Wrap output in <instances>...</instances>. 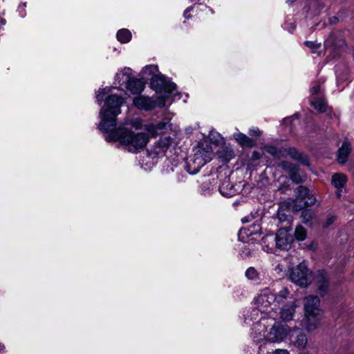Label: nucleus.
I'll return each mask as SVG.
<instances>
[{
    "instance_id": "38",
    "label": "nucleus",
    "mask_w": 354,
    "mask_h": 354,
    "mask_svg": "<svg viewBox=\"0 0 354 354\" xmlns=\"http://www.w3.org/2000/svg\"><path fill=\"white\" fill-rule=\"evenodd\" d=\"M220 138L219 134H218L216 132H212L209 135V140L212 142H213V138Z\"/></svg>"
},
{
    "instance_id": "17",
    "label": "nucleus",
    "mask_w": 354,
    "mask_h": 354,
    "mask_svg": "<svg viewBox=\"0 0 354 354\" xmlns=\"http://www.w3.org/2000/svg\"><path fill=\"white\" fill-rule=\"evenodd\" d=\"M317 288L321 295L325 294L328 288V277L327 274L324 270H320L317 272L315 278Z\"/></svg>"
},
{
    "instance_id": "39",
    "label": "nucleus",
    "mask_w": 354,
    "mask_h": 354,
    "mask_svg": "<svg viewBox=\"0 0 354 354\" xmlns=\"http://www.w3.org/2000/svg\"><path fill=\"white\" fill-rule=\"evenodd\" d=\"M243 234L248 235L245 229H241L239 232V236H243Z\"/></svg>"
},
{
    "instance_id": "20",
    "label": "nucleus",
    "mask_w": 354,
    "mask_h": 354,
    "mask_svg": "<svg viewBox=\"0 0 354 354\" xmlns=\"http://www.w3.org/2000/svg\"><path fill=\"white\" fill-rule=\"evenodd\" d=\"M126 88L133 94H139L145 88V82L141 80L132 78L130 80Z\"/></svg>"
},
{
    "instance_id": "43",
    "label": "nucleus",
    "mask_w": 354,
    "mask_h": 354,
    "mask_svg": "<svg viewBox=\"0 0 354 354\" xmlns=\"http://www.w3.org/2000/svg\"><path fill=\"white\" fill-rule=\"evenodd\" d=\"M169 140H167V143H169ZM167 145H168V144H167V145H165V147H166Z\"/></svg>"
},
{
    "instance_id": "10",
    "label": "nucleus",
    "mask_w": 354,
    "mask_h": 354,
    "mask_svg": "<svg viewBox=\"0 0 354 354\" xmlns=\"http://www.w3.org/2000/svg\"><path fill=\"white\" fill-rule=\"evenodd\" d=\"M265 151L266 153H270L277 158L283 157L285 154H288L291 158L300 161L304 165H308V162L307 158L299 153L295 149H289L288 151H281L277 149L274 147L268 146L265 148Z\"/></svg>"
},
{
    "instance_id": "8",
    "label": "nucleus",
    "mask_w": 354,
    "mask_h": 354,
    "mask_svg": "<svg viewBox=\"0 0 354 354\" xmlns=\"http://www.w3.org/2000/svg\"><path fill=\"white\" fill-rule=\"evenodd\" d=\"M310 272L304 263H299L292 269L290 278L291 281L300 286H306L310 282Z\"/></svg>"
},
{
    "instance_id": "14",
    "label": "nucleus",
    "mask_w": 354,
    "mask_h": 354,
    "mask_svg": "<svg viewBox=\"0 0 354 354\" xmlns=\"http://www.w3.org/2000/svg\"><path fill=\"white\" fill-rule=\"evenodd\" d=\"M347 180V176L341 173H336L332 176L331 183L337 189L336 195L338 198L342 196V190Z\"/></svg>"
},
{
    "instance_id": "3",
    "label": "nucleus",
    "mask_w": 354,
    "mask_h": 354,
    "mask_svg": "<svg viewBox=\"0 0 354 354\" xmlns=\"http://www.w3.org/2000/svg\"><path fill=\"white\" fill-rule=\"evenodd\" d=\"M275 300L276 295L268 288L261 291V292L255 299L254 304L257 308L252 310L250 315V320L256 319L259 317V313L261 315V318L253 325L252 335L253 339L255 333L254 328L260 323L262 319L264 318L267 320L272 319L275 321L274 315H275L276 313L273 311L276 306Z\"/></svg>"
},
{
    "instance_id": "9",
    "label": "nucleus",
    "mask_w": 354,
    "mask_h": 354,
    "mask_svg": "<svg viewBox=\"0 0 354 354\" xmlns=\"http://www.w3.org/2000/svg\"><path fill=\"white\" fill-rule=\"evenodd\" d=\"M290 227H281L276 234L275 241L277 248L288 250L291 248L294 239Z\"/></svg>"
},
{
    "instance_id": "25",
    "label": "nucleus",
    "mask_w": 354,
    "mask_h": 354,
    "mask_svg": "<svg viewBox=\"0 0 354 354\" xmlns=\"http://www.w3.org/2000/svg\"><path fill=\"white\" fill-rule=\"evenodd\" d=\"M295 237L299 241H304L307 237L306 230L301 225H297L295 230Z\"/></svg>"
},
{
    "instance_id": "37",
    "label": "nucleus",
    "mask_w": 354,
    "mask_h": 354,
    "mask_svg": "<svg viewBox=\"0 0 354 354\" xmlns=\"http://www.w3.org/2000/svg\"><path fill=\"white\" fill-rule=\"evenodd\" d=\"M193 10V8L192 7H189L188 8H187L185 10V11L184 12V17L185 18H189V13L190 12Z\"/></svg>"
},
{
    "instance_id": "33",
    "label": "nucleus",
    "mask_w": 354,
    "mask_h": 354,
    "mask_svg": "<svg viewBox=\"0 0 354 354\" xmlns=\"http://www.w3.org/2000/svg\"><path fill=\"white\" fill-rule=\"evenodd\" d=\"M335 220V216H329L327 219H326V223H324V226L325 227H328V225H330L331 223H333L334 222V221Z\"/></svg>"
},
{
    "instance_id": "41",
    "label": "nucleus",
    "mask_w": 354,
    "mask_h": 354,
    "mask_svg": "<svg viewBox=\"0 0 354 354\" xmlns=\"http://www.w3.org/2000/svg\"><path fill=\"white\" fill-rule=\"evenodd\" d=\"M5 24V21L2 18L0 17V27Z\"/></svg>"
},
{
    "instance_id": "6",
    "label": "nucleus",
    "mask_w": 354,
    "mask_h": 354,
    "mask_svg": "<svg viewBox=\"0 0 354 354\" xmlns=\"http://www.w3.org/2000/svg\"><path fill=\"white\" fill-rule=\"evenodd\" d=\"M133 105L140 110L151 111L156 106L163 107L165 104V98L158 99L156 100L148 96L139 95L136 96L133 100Z\"/></svg>"
},
{
    "instance_id": "32",
    "label": "nucleus",
    "mask_w": 354,
    "mask_h": 354,
    "mask_svg": "<svg viewBox=\"0 0 354 354\" xmlns=\"http://www.w3.org/2000/svg\"><path fill=\"white\" fill-rule=\"evenodd\" d=\"M306 45L308 47L312 48L313 50H315V49H317V48L320 47V44H315V42H313V41H306Z\"/></svg>"
},
{
    "instance_id": "11",
    "label": "nucleus",
    "mask_w": 354,
    "mask_h": 354,
    "mask_svg": "<svg viewBox=\"0 0 354 354\" xmlns=\"http://www.w3.org/2000/svg\"><path fill=\"white\" fill-rule=\"evenodd\" d=\"M319 299L316 296L310 295L305 298L304 301V314L322 315L319 306Z\"/></svg>"
},
{
    "instance_id": "30",
    "label": "nucleus",
    "mask_w": 354,
    "mask_h": 354,
    "mask_svg": "<svg viewBox=\"0 0 354 354\" xmlns=\"http://www.w3.org/2000/svg\"><path fill=\"white\" fill-rule=\"evenodd\" d=\"M219 157L223 158L224 161L228 162L232 158V151L230 149H225V155H222L221 152H219Z\"/></svg>"
},
{
    "instance_id": "22",
    "label": "nucleus",
    "mask_w": 354,
    "mask_h": 354,
    "mask_svg": "<svg viewBox=\"0 0 354 354\" xmlns=\"http://www.w3.org/2000/svg\"><path fill=\"white\" fill-rule=\"evenodd\" d=\"M234 138L243 146L252 147L254 145V141L243 133H234Z\"/></svg>"
},
{
    "instance_id": "7",
    "label": "nucleus",
    "mask_w": 354,
    "mask_h": 354,
    "mask_svg": "<svg viewBox=\"0 0 354 354\" xmlns=\"http://www.w3.org/2000/svg\"><path fill=\"white\" fill-rule=\"evenodd\" d=\"M297 198L293 206V209L295 211H299L304 207L311 206L315 203V197L306 187L299 186L297 189Z\"/></svg>"
},
{
    "instance_id": "26",
    "label": "nucleus",
    "mask_w": 354,
    "mask_h": 354,
    "mask_svg": "<svg viewBox=\"0 0 354 354\" xmlns=\"http://www.w3.org/2000/svg\"><path fill=\"white\" fill-rule=\"evenodd\" d=\"M290 292L287 287H284L281 288L276 295V304H279L283 302L285 299L289 297Z\"/></svg>"
},
{
    "instance_id": "15",
    "label": "nucleus",
    "mask_w": 354,
    "mask_h": 354,
    "mask_svg": "<svg viewBox=\"0 0 354 354\" xmlns=\"http://www.w3.org/2000/svg\"><path fill=\"white\" fill-rule=\"evenodd\" d=\"M280 166L288 172L292 181L298 183L302 180V176L297 167L287 162H282Z\"/></svg>"
},
{
    "instance_id": "27",
    "label": "nucleus",
    "mask_w": 354,
    "mask_h": 354,
    "mask_svg": "<svg viewBox=\"0 0 354 354\" xmlns=\"http://www.w3.org/2000/svg\"><path fill=\"white\" fill-rule=\"evenodd\" d=\"M334 42V36L331 35L330 37L325 41L324 46L326 48V51L329 53V55H331L333 53V50H335L336 47L332 48V45Z\"/></svg>"
},
{
    "instance_id": "19",
    "label": "nucleus",
    "mask_w": 354,
    "mask_h": 354,
    "mask_svg": "<svg viewBox=\"0 0 354 354\" xmlns=\"http://www.w3.org/2000/svg\"><path fill=\"white\" fill-rule=\"evenodd\" d=\"M158 68L156 65L150 64L145 66L140 73V78L144 80H150L151 81L152 77L159 74Z\"/></svg>"
},
{
    "instance_id": "2",
    "label": "nucleus",
    "mask_w": 354,
    "mask_h": 354,
    "mask_svg": "<svg viewBox=\"0 0 354 354\" xmlns=\"http://www.w3.org/2000/svg\"><path fill=\"white\" fill-rule=\"evenodd\" d=\"M254 341L280 342L286 338L293 342L299 348H304L307 343L306 335L297 328L290 329L270 319H262L254 328Z\"/></svg>"
},
{
    "instance_id": "28",
    "label": "nucleus",
    "mask_w": 354,
    "mask_h": 354,
    "mask_svg": "<svg viewBox=\"0 0 354 354\" xmlns=\"http://www.w3.org/2000/svg\"><path fill=\"white\" fill-rule=\"evenodd\" d=\"M304 222L309 223L314 217V213L310 209H306L302 212L301 214Z\"/></svg>"
},
{
    "instance_id": "1",
    "label": "nucleus",
    "mask_w": 354,
    "mask_h": 354,
    "mask_svg": "<svg viewBox=\"0 0 354 354\" xmlns=\"http://www.w3.org/2000/svg\"><path fill=\"white\" fill-rule=\"evenodd\" d=\"M115 88L105 87L96 93L98 103L105 98L104 105L100 112L99 129L106 133V141L118 142L128 151L138 153L147 146L150 138L163 133L169 122L154 120L143 121L140 118H127L122 125L116 127V117L121 112L120 107L124 100L120 95L113 93Z\"/></svg>"
},
{
    "instance_id": "36",
    "label": "nucleus",
    "mask_w": 354,
    "mask_h": 354,
    "mask_svg": "<svg viewBox=\"0 0 354 354\" xmlns=\"http://www.w3.org/2000/svg\"><path fill=\"white\" fill-rule=\"evenodd\" d=\"M251 135L259 136L261 134L260 131L258 129H253L250 130Z\"/></svg>"
},
{
    "instance_id": "35",
    "label": "nucleus",
    "mask_w": 354,
    "mask_h": 354,
    "mask_svg": "<svg viewBox=\"0 0 354 354\" xmlns=\"http://www.w3.org/2000/svg\"><path fill=\"white\" fill-rule=\"evenodd\" d=\"M295 118H297V115H293L292 117H290V118H285L283 120V123L284 124L286 125H288V124H291L292 122V120Z\"/></svg>"
},
{
    "instance_id": "31",
    "label": "nucleus",
    "mask_w": 354,
    "mask_h": 354,
    "mask_svg": "<svg viewBox=\"0 0 354 354\" xmlns=\"http://www.w3.org/2000/svg\"><path fill=\"white\" fill-rule=\"evenodd\" d=\"M259 354H262L261 351ZM267 354H290L289 352L286 349H276L274 351L268 352Z\"/></svg>"
},
{
    "instance_id": "12",
    "label": "nucleus",
    "mask_w": 354,
    "mask_h": 354,
    "mask_svg": "<svg viewBox=\"0 0 354 354\" xmlns=\"http://www.w3.org/2000/svg\"><path fill=\"white\" fill-rule=\"evenodd\" d=\"M297 299L292 298V300L286 304H284L280 311L279 316L280 319L283 322H289L293 319L297 308Z\"/></svg>"
},
{
    "instance_id": "16",
    "label": "nucleus",
    "mask_w": 354,
    "mask_h": 354,
    "mask_svg": "<svg viewBox=\"0 0 354 354\" xmlns=\"http://www.w3.org/2000/svg\"><path fill=\"white\" fill-rule=\"evenodd\" d=\"M220 193L225 197H232L239 192V189L233 185L228 178H225L219 187Z\"/></svg>"
},
{
    "instance_id": "24",
    "label": "nucleus",
    "mask_w": 354,
    "mask_h": 354,
    "mask_svg": "<svg viewBox=\"0 0 354 354\" xmlns=\"http://www.w3.org/2000/svg\"><path fill=\"white\" fill-rule=\"evenodd\" d=\"M310 102L311 105L318 111L322 112L325 111L326 103L323 99L313 97Z\"/></svg>"
},
{
    "instance_id": "13",
    "label": "nucleus",
    "mask_w": 354,
    "mask_h": 354,
    "mask_svg": "<svg viewBox=\"0 0 354 354\" xmlns=\"http://www.w3.org/2000/svg\"><path fill=\"white\" fill-rule=\"evenodd\" d=\"M322 315L304 314L305 328L308 332L316 330L321 322Z\"/></svg>"
},
{
    "instance_id": "34",
    "label": "nucleus",
    "mask_w": 354,
    "mask_h": 354,
    "mask_svg": "<svg viewBox=\"0 0 354 354\" xmlns=\"http://www.w3.org/2000/svg\"><path fill=\"white\" fill-rule=\"evenodd\" d=\"M320 90V86L319 85H315L314 86L312 87L311 90H310V92H311V95L313 96L315 95V94H317Z\"/></svg>"
},
{
    "instance_id": "42",
    "label": "nucleus",
    "mask_w": 354,
    "mask_h": 354,
    "mask_svg": "<svg viewBox=\"0 0 354 354\" xmlns=\"http://www.w3.org/2000/svg\"><path fill=\"white\" fill-rule=\"evenodd\" d=\"M248 318H245V322H247V324H249V323L248 322Z\"/></svg>"
},
{
    "instance_id": "4",
    "label": "nucleus",
    "mask_w": 354,
    "mask_h": 354,
    "mask_svg": "<svg viewBox=\"0 0 354 354\" xmlns=\"http://www.w3.org/2000/svg\"><path fill=\"white\" fill-rule=\"evenodd\" d=\"M215 149L207 145H201L194 149V154L188 161V167L192 169L190 173L197 172L201 167L205 165L212 158L213 152Z\"/></svg>"
},
{
    "instance_id": "18",
    "label": "nucleus",
    "mask_w": 354,
    "mask_h": 354,
    "mask_svg": "<svg viewBox=\"0 0 354 354\" xmlns=\"http://www.w3.org/2000/svg\"><path fill=\"white\" fill-rule=\"evenodd\" d=\"M132 71L130 68H124L120 71L115 77V84L120 86L125 84L127 85L131 79Z\"/></svg>"
},
{
    "instance_id": "40",
    "label": "nucleus",
    "mask_w": 354,
    "mask_h": 354,
    "mask_svg": "<svg viewBox=\"0 0 354 354\" xmlns=\"http://www.w3.org/2000/svg\"><path fill=\"white\" fill-rule=\"evenodd\" d=\"M220 143V140L219 139H216L215 141L214 142V147L216 146H217L218 144Z\"/></svg>"
},
{
    "instance_id": "21",
    "label": "nucleus",
    "mask_w": 354,
    "mask_h": 354,
    "mask_svg": "<svg viewBox=\"0 0 354 354\" xmlns=\"http://www.w3.org/2000/svg\"><path fill=\"white\" fill-rule=\"evenodd\" d=\"M351 151V146L347 142H344L337 153V161L339 163H344L347 160L348 156Z\"/></svg>"
},
{
    "instance_id": "23",
    "label": "nucleus",
    "mask_w": 354,
    "mask_h": 354,
    "mask_svg": "<svg viewBox=\"0 0 354 354\" xmlns=\"http://www.w3.org/2000/svg\"><path fill=\"white\" fill-rule=\"evenodd\" d=\"M117 39L121 43H127L131 39V33L127 29H121L117 33Z\"/></svg>"
},
{
    "instance_id": "5",
    "label": "nucleus",
    "mask_w": 354,
    "mask_h": 354,
    "mask_svg": "<svg viewBox=\"0 0 354 354\" xmlns=\"http://www.w3.org/2000/svg\"><path fill=\"white\" fill-rule=\"evenodd\" d=\"M151 85V88L155 90L158 95V99L165 98V104H167L171 95L176 88V84L171 82L161 73L152 77Z\"/></svg>"
},
{
    "instance_id": "29",
    "label": "nucleus",
    "mask_w": 354,
    "mask_h": 354,
    "mask_svg": "<svg viewBox=\"0 0 354 354\" xmlns=\"http://www.w3.org/2000/svg\"><path fill=\"white\" fill-rule=\"evenodd\" d=\"M245 276L249 279H255L257 277V272L254 268H250L246 270Z\"/></svg>"
}]
</instances>
